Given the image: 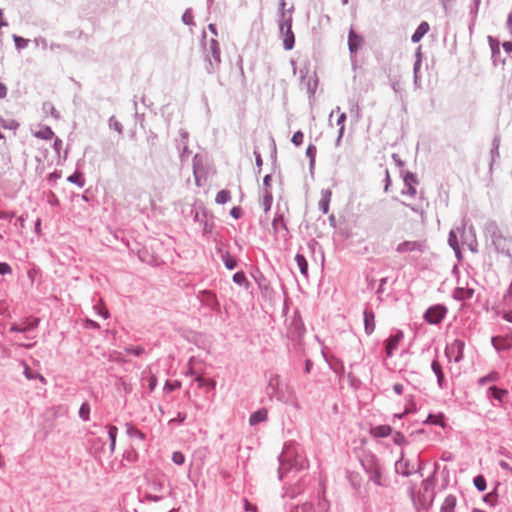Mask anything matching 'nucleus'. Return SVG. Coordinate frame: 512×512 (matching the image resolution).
<instances>
[{"label":"nucleus","instance_id":"nucleus-27","mask_svg":"<svg viewBox=\"0 0 512 512\" xmlns=\"http://www.w3.org/2000/svg\"><path fill=\"white\" fill-rule=\"evenodd\" d=\"M304 135L301 131H297L292 136V143L296 146H300L303 143Z\"/></svg>","mask_w":512,"mask_h":512},{"label":"nucleus","instance_id":"nucleus-50","mask_svg":"<svg viewBox=\"0 0 512 512\" xmlns=\"http://www.w3.org/2000/svg\"><path fill=\"white\" fill-rule=\"evenodd\" d=\"M61 143H62V142H61V140H60V139H58V138H56V139H55V141H54V147H55V149H56L57 151L60 149V147H61Z\"/></svg>","mask_w":512,"mask_h":512},{"label":"nucleus","instance_id":"nucleus-53","mask_svg":"<svg viewBox=\"0 0 512 512\" xmlns=\"http://www.w3.org/2000/svg\"><path fill=\"white\" fill-rule=\"evenodd\" d=\"M436 375H437L438 383L441 385L442 380L444 378V374H443V372H440V373H438Z\"/></svg>","mask_w":512,"mask_h":512},{"label":"nucleus","instance_id":"nucleus-6","mask_svg":"<svg viewBox=\"0 0 512 512\" xmlns=\"http://www.w3.org/2000/svg\"><path fill=\"white\" fill-rule=\"evenodd\" d=\"M403 339V333L401 331L397 332L395 335L391 336L386 341V354L387 356H392L393 352L398 349L399 343Z\"/></svg>","mask_w":512,"mask_h":512},{"label":"nucleus","instance_id":"nucleus-60","mask_svg":"<svg viewBox=\"0 0 512 512\" xmlns=\"http://www.w3.org/2000/svg\"><path fill=\"white\" fill-rule=\"evenodd\" d=\"M473 512H485V511H482L480 509H474Z\"/></svg>","mask_w":512,"mask_h":512},{"label":"nucleus","instance_id":"nucleus-49","mask_svg":"<svg viewBox=\"0 0 512 512\" xmlns=\"http://www.w3.org/2000/svg\"><path fill=\"white\" fill-rule=\"evenodd\" d=\"M246 510H247V511H250V510H251V511H253V512H257L256 507H255V506H252V505H251L250 503H248L247 501H246Z\"/></svg>","mask_w":512,"mask_h":512},{"label":"nucleus","instance_id":"nucleus-12","mask_svg":"<svg viewBox=\"0 0 512 512\" xmlns=\"http://www.w3.org/2000/svg\"><path fill=\"white\" fill-rule=\"evenodd\" d=\"M267 410L261 409L254 412L249 419L251 425L258 424L259 422L265 421L267 419Z\"/></svg>","mask_w":512,"mask_h":512},{"label":"nucleus","instance_id":"nucleus-61","mask_svg":"<svg viewBox=\"0 0 512 512\" xmlns=\"http://www.w3.org/2000/svg\"><path fill=\"white\" fill-rule=\"evenodd\" d=\"M285 4H286V3H285V1H284V0H282V2H281V6H282V8H284Z\"/></svg>","mask_w":512,"mask_h":512},{"label":"nucleus","instance_id":"nucleus-20","mask_svg":"<svg viewBox=\"0 0 512 512\" xmlns=\"http://www.w3.org/2000/svg\"><path fill=\"white\" fill-rule=\"evenodd\" d=\"M345 120H346V114L344 112H342L337 119V125L339 126V135H338V139H337V144L340 142V140L343 136V133L345 130Z\"/></svg>","mask_w":512,"mask_h":512},{"label":"nucleus","instance_id":"nucleus-48","mask_svg":"<svg viewBox=\"0 0 512 512\" xmlns=\"http://www.w3.org/2000/svg\"><path fill=\"white\" fill-rule=\"evenodd\" d=\"M183 20L186 24H190L191 23V20H192V16L191 15H188L187 13L184 14L183 16Z\"/></svg>","mask_w":512,"mask_h":512},{"label":"nucleus","instance_id":"nucleus-56","mask_svg":"<svg viewBox=\"0 0 512 512\" xmlns=\"http://www.w3.org/2000/svg\"><path fill=\"white\" fill-rule=\"evenodd\" d=\"M40 225H41V220H40V219H38V220L36 221V224H35V229H36V231H37V232H39V231H40Z\"/></svg>","mask_w":512,"mask_h":512},{"label":"nucleus","instance_id":"nucleus-32","mask_svg":"<svg viewBox=\"0 0 512 512\" xmlns=\"http://www.w3.org/2000/svg\"><path fill=\"white\" fill-rule=\"evenodd\" d=\"M306 155L311 159V161H313L316 155V147L314 145H309L306 150Z\"/></svg>","mask_w":512,"mask_h":512},{"label":"nucleus","instance_id":"nucleus-40","mask_svg":"<svg viewBox=\"0 0 512 512\" xmlns=\"http://www.w3.org/2000/svg\"><path fill=\"white\" fill-rule=\"evenodd\" d=\"M499 465L502 469H505L507 470L508 472H510L512 474V467L505 461H500L499 462Z\"/></svg>","mask_w":512,"mask_h":512},{"label":"nucleus","instance_id":"nucleus-41","mask_svg":"<svg viewBox=\"0 0 512 512\" xmlns=\"http://www.w3.org/2000/svg\"><path fill=\"white\" fill-rule=\"evenodd\" d=\"M328 202H329V199L328 198H325L324 200H322L320 202V205L322 207V210L324 213H327L328 212Z\"/></svg>","mask_w":512,"mask_h":512},{"label":"nucleus","instance_id":"nucleus-21","mask_svg":"<svg viewBox=\"0 0 512 512\" xmlns=\"http://www.w3.org/2000/svg\"><path fill=\"white\" fill-rule=\"evenodd\" d=\"M117 432H118V429L116 426H113V425L108 426L109 438L111 440L110 450L112 452L115 449Z\"/></svg>","mask_w":512,"mask_h":512},{"label":"nucleus","instance_id":"nucleus-46","mask_svg":"<svg viewBox=\"0 0 512 512\" xmlns=\"http://www.w3.org/2000/svg\"><path fill=\"white\" fill-rule=\"evenodd\" d=\"M394 391L397 393V394H401L402 391H403V386L401 384H395L394 385Z\"/></svg>","mask_w":512,"mask_h":512},{"label":"nucleus","instance_id":"nucleus-14","mask_svg":"<svg viewBox=\"0 0 512 512\" xmlns=\"http://www.w3.org/2000/svg\"><path fill=\"white\" fill-rule=\"evenodd\" d=\"M38 324V320H34L33 322L27 324V325H18V324H14L11 326L10 330L11 331H15V332H25V331H28L30 329H34Z\"/></svg>","mask_w":512,"mask_h":512},{"label":"nucleus","instance_id":"nucleus-37","mask_svg":"<svg viewBox=\"0 0 512 512\" xmlns=\"http://www.w3.org/2000/svg\"><path fill=\"white\" fill-rule=\"evenodd\" d=\"M225 265L228 269H234L236 267V261L232 258H227L225 260Z\"/></svg>","mask_w":512,"mask_h":512},{"label":"nucleus","instance_id":"nucleus-62","mask_svg":"<svg viewBox=\"0 0 512 512\" xmlns=\"http://www.w3.org/2000/svg\"><path fill=\"white\" fill-rule=\"evenodd\" d=\"M268 178H269L268 176L265 177V179H264L265 183H268Z\"/></svg>","mask_w":512,"mask_h":512},{"label":"nucleus","instance_id":"nucleus-64","mask_svg":"<svg viewBox=\"0 0 512 512\" xmlns=\"http://www.w3.org/2000/svg\"><path fill=\"white\" fill-rule=\"evenodd\" d=\"M91 324L94 326V327H98V325L94 322H91Z\"/></svg>","mask_w":512,"mask_h":512},{"label":"nucleus","instance_id":"nucleus-22","mask_svg":"<svg viewBox=\"0 0 512 512\" xmlns=\"http://www.w3.org/2000/svg\"><path fill=\"white\" fill-rule=\"evenodd\" d=\"M90 414V407L87 403H83L79 409V416L84 420L87 421L89 419Z\"/></svg>","mask_w":512,"mask_h":512},{"label":"nucleus","instance_id":"nucleus-5","mask_svg":"<svg viewBox=\"0 0 512 512\" xmlns=\"http://www.w3.org/2000/svg\"><path fill=\"white\" fill-rule=\"evenodd\" d=\"M363 42V37L357 34L353 29H350L348 36V46L350 52H357V50L362 46Z\"/></svg>","mask_w":512,"mask_h":512},{"label":"nucleus","instance_id":"nucleus-33","mask_svg":"<svg viewBox=\"0 0 512 512\" xmlns=\"http://www.w3.org/2000/svg\"><path fill=\"white\" fill-rule=\"evenodd\" d=\"M11 272V267L7 263L0 262V275L10 274Z\"/></svg>","mask_w":512,"mask_h":512},{"label":"nucleus","instance_id":"nucleus-55","mask_svg":"<svg viewBox=\"0 0 512 512\" xmlns=\"http://www.w3.org/2000/svg\"><path fill=\"white\" fill-rule=\"evenodd\" d=\"M13 216H14V214H8V213L0 212V218H2V217H10V218H12Z\"/></svg>","mask_w":512,"mask_h":512},{"label":"nucleus","instance_id":"nucleus-31","mask_svg":"<svg viewBox=\"0 0 512 512\" xmlns=\"http://www.w3.org/2000/svg\"><path fill=\"white\" fill-rule=\"evenodd\" d=\"M233 280L238 284H242L243 282H245L246 277L243 272H237L234 274Z\"/></svg>","mask_w":512,"mask_h":512},{"label":"nucleus","instance_id":"nucleus-9","mask_svg":"<svg viewBox=\"0 0 512 512\" xmlns=\"http://www.w3.org/2000/svg\"><path fill=\"white\" fill-rule=\"evenodd\" d=\"M201 301L210 307H219L216 295L210 291H204L202 293Z\"/></svg>","mask_w":512,"mask_h":512},{"label":"nucleus","instance_id":"nucleus-43","mask_svg":"<svg viewBox=\"0 0 512 512\" xmlns=\"http://www.w3.org/2000/svg\"><path fill=\"white\" fill-rule=\"evenodd\" d=\"M129 353H133L134 355L138 356L143 352V349L141 347H138L136 349H127Z\"/></svg>","mask_w":512,"mask_h":512},{"label":"nucleus","instance_id":"nucleus-3","mask_svg":"<svg viewBox=\"0 0 512 512\" xmlns=\"http://www.w3.org/2000/svg\"><path fill=\"white\" fill-rule=\"evenodd\" d=\"M446 308L440 305L429 308L425 313V320L430 324H438L444 318Z\"/></svg>","mask_w":512,"mask_h":512},{"label":"nucleus","instance_id":"nucleus-13","mask_svg":"<svg viewBox=\"0 0 512 512\" xmlns=\"http://www.w3.org/2000/svg\"><path fill=\"white\" fill-rule=\"evenodd\" d=\"M391 433L389 425H380L372 429V434L377 437H385Z\"/></svg>","mask_w":512,"mask_h":512},{"label":"nucleus","instance_id":"nucleus-63","mask_svg":"<svg viewBox=\"0 0 512 512\" xmlns=\"http://www.w3.org/2000/svg\"><path fill=\"white\" fill-rule=\"evenodd\" d=\"M490 380H495L496 379V376H490L489 378Z\"/></svg>","mask_w":512,"mask_h":512},{"label":"nucleus","instance_id":"nucleus-29","mask_svg":"<svg viewBox=\"0 0 512 512\" xmlns=\"http://www.w3.org/2000/svg\"><path fill=\"white\" fill-rule=\"evenodd\" d=\"M68 181L75 183L79 186H83V181L80 173H74L73 175L69 176Z\"/></svg>","mask_w":512,"mask_h":512},{"label":"nucleus","instance_id":"nucleus-23","mask_svg":"<svg viewBox=\"0 0 512 512\" xmlns=\"http://www.w3.org/2000/svg\"><path fill=\"white\" fill-rule=\"evenodd\" d=\"M474 484L479 491H484L486 489V480L482 475H478L474 478Z\"/></svg>","mask_w":512,"mask_h":512},{"label":"nucleus","instance_id":"nucleus-42","mask_svg":"<svg viewBox=\"0 0 512 512\" xmlns=\"http://www.w3.org/2000/svg\"><path fill=\"white\" fill-rule=\"evenodd\" d=\"M7 94V88L4 84L0 83V99L4 98Z\"/></svg>","mask_w":512,"mask_h":512},{"label":"nucleus","instance_id":"nucleus-8","mask_svg":"<svg viewBox=\"0 0 512 512\" xmlns=\"http://www.w3.org/2000/svg\"><path fill=\"white\" fill-rule=\"evenodd\" d=\"M429 29V24L427 22H422L416 29L415 33L412 35V41L414 43L419 42L424 37V35L428 33Z\"/></svg>","mask_w":512,"mask_h":512},{"label":"nucleus","instance_id":"nucleus-25","mask_svg":"<svg viewBox=\"0 0 512 512\" xmlns=\"http://www.w3.org/2000/svg\"><path fill=\"white\" fill-rule=\"evenodd\" d=\"M426 422L430 423V424L441 425V426L444 425L443 416L442 415H429L427 420H426Z\"/></svg>","mask_w":512,"mask_h":512},{"label":"nucleus","instance_id":"nucleus-4","mask_svg":"<svg viewBox=\"0 0 512 512\" xmlns=\"http://www.w3.org/2000/svg\"><path fill=\"white\" fill-rule=\"evenodd\" d=\"M424 248L423 242L420 241H404L397 246V252L405 253V252H413V251H422Z\"/></svg>","mask_w":512,"mask_h":512},{"label":"nucleus","instance_id":"nucleus-57","mask_svg":"<svg viewBox=\"0 0 512 512\" xmlns=\"http://www.w3.org/2000/svg\"><path fill=\"white\" fill-rule=\"evenodd\" d=\"M18 222H19V224H20V226H21V227H23V226H24V218H23L22 216H20V217L18 218Z\"/></svg>","mask_w":512,"mask_h":512},{"label":"nucleus","instance_id":"nucleus-19","mask_svg":"<svg viewBox=\"0 0 512 512\" xmlns=\"http://www.w3.org/2000/svg\"><path fill=\"white\" fill-rule=\"evenodd\" d=\"M489 391L492 396L499 401H503L504 397L508 394L507 390L497 388L496 386H491Z\"/></svg>","mask_w":512,"mask_h":512},{"label":"nucleus","instance_id":"nucleus-34","mask_svg":"<svg viewBox=\"0 0 512 512\" xmlns=\"http://www.w3.org/2000/svg\"><path fill=\"white\" fill-rule=\"evenodd\" d=\"M24 374H25V377L29 380L34 379L35 375H36L33 373V371L30 369V367L25 363H24Z\"/></svg>","mask_w":512,"mask_h":512},{"label":"nucleus","instance_id":"nucleus-10","mask_svg":"<svg viewBox=\"0 0 512 512\" xmlns=\"http://www.w3.org/2000/svg\"><path fill=\"white\" fill-rule=\"evenodd\" d=\"M492 342L494 347L498 350L507 349L512 346V338L495 337Z\"/></svg>","mask_w":512,"mask_h":512},{"label":"nucleus","instance_id":"nucleus-18","mask_svg":"<svg viewBox=\"0 0 512 512\" xmlns=\"http://www.w3.org/2000/svg\"><path fill=\"white\" fill-rule=\"evenodd\" d=\"M273 201L272 194L266 190L262 196L261 205L264 209V211H268L271 208Z\"/></svg>","mask_w":512,"mask_h":512},{"label":"nucleus","instance_id":"nucleus-1","mask_svg":"<svg viewBox=\"0 0 512 512\" xmlns=\"http://www.w3.org/2000/svg\"><path fill=\"white\" fill-rule=\"evenodd\" d=\"M283 21L280 24V31L283 35V45L286 50H291L294 46L295 38L292 32V16L282 12Z\"/></svg>","mask_w":512,"mask_h":512},{"label":"nucleus","instance_id":"nucleus-58","mask_svg":"<svg viewBox=\"0 0 512 512\" xmlns=\"http://www.w3.org/2000/svg\"><path fill=\"white\" fill-rule=\"evenodd\" d=\"M508 85L510 86L509 92L512 94V79H509Z\"/></svg>","mask_w":512,"mask_h":512},{"label":"nucleus","instance_id":"nucleus-26","mask_svg":"<svg viewBox=\"0 0 512 512\" xmlns=\"http://www.w3.org/2000/svg\"><path fill=\"white\" fill-rule=\"evenodd\" d=\"M127 433L129 436L131 437H137L139 438L140 440H144L145 439V435L143 432H141L140 430H138L137 428L135 427H129L127 429Z\"/></svg>","mask_w":512,"mask_h":512},{"label":"nucleus","instance_id":"nucleus-59","mask_svg":"<svg viewBox=\"0 0 512 512\" xmlns=\"http://www.w3.org/2000/svg\"><path fill=\"white\" fill-rule=\"evenodd\" d=\"M277 221H278L277 219H274V221H273V227H274L275 229H276Z\"/></svg>","mask_w":512,"mask_h":512},{"label":"nucleus","instance_id":"nucleus-28","mask_svg":"<svg viewBox=\"0 0 512 512\" xmlns=\"http://www.w3.org/2000/svg\"><path fill=\"white\" fill-rule=\"evenodd\" d=\"M370 479L376 484L381 485V473L378 469H374L371 472Z\"/></svg>","mask_w":512,"mask_h":512},{"label":"nucleus","instance_id":"nucleus-35","mask_svg":"<svg viewBox=\"0 0 512 512\" xmlns=\"http://www.w3.org/2000/svg\"><path fill=\"white\" fill-rule=\"evenodd\" d=\"M230 214L233 218L238 219L242 216V209L240 207H233Z\"/></svg>","mask_w":512,"mask_h":512},{"label":"nucleus","instance_id":"nucleus-38","mask_svg":"<svg viewBox=\"0 0 512 512\" xmlns=\"http://www.w3.org/2000/svg\"><path fill=\"white\" fill-rule=\"evenodd\" d=\"M432 370L435 372V374H438V373L442 372L441 365L439 364L438 361H433L432 362Z\"/></svg>","mask_w":512,"mask_h":512},{"label":"nucleus","instance_id":"nucleus-16","mask_svg":"<svg viewBox=\"0 0 512 512\" xmlns=\"http://www.w3.org/2000/svg\"><path fill=\"white\" fill-rule=\"evenodd\" d=\"M295 260L297 262V265L303 275H307L308 272V263L305 259V257L301 254H297L295 257Z\"/></svg>","mask_w":512,"mask_h":512},{"label":"nucleus","instance_id":"nucleus-39","mask_svg":"<svg viewBox=\"0 0 512 512\" xmlns=\"http://www.w3.org/2000/svg\"><path fill=\"white\" fill-rule=\"evenodd\" d=\"M156 385H157V378L155 376H151L149 378V389L151 391L154 390Z\"/></svg>","mask_w":512,"mask_h":512},{"label":"nucleus","instance_id":"nucleus-24","mask_svg":"<svg viewBox=\"0 0 512 512\" xmlns=\"http://www.w3.org/2000/svg\"><path fill=\"white\" fill-rule=\"evenodd\" d=\"M196 380L199 383L200 387H209V388H214L215 387V381L214 380L206 379V378H203V377H198Z\"/></svg>","mask_w":512,"mask_h":512},{"label":"nucleus","instance_id":"nucleus-15","mask_svg":"<svg viewBox=\"0 0 512 512\" xmlns=\"http://www.w3.org/2000/svg\"><path fill=\"white\" fill-rule=\"evenodd\" d=\"M231 200V194L228 190H221L217 193L215 201L217 204H225Z\"/></svg>","mask_w":512,"mask_h":512},{"label":"nucleus","instance_id":"nucleus-51","mask_svg":"<svg viewBox=\"0 0 512 512\" xmlns=\"http://www.w3.org/2000/svg\"><path fill=\"white\" fill-rule=\"evenodd\" d=\"M213 54H214V58L217 61H220V53H219L218 49L214 48Z\"/></svg>","mask_w":512,"mask_h":512},{"label":"nucleus","instance_id":"nucleus-2","mask_svg":"<svg viewBox=\"0 0 512 512\" xmlns=\"http://www.w3.org/2000/svg\"><path fill=\"white\" fill-rule=\"evenodd\" d=\"M464 342L456 339L449 345H447L445 349V354L449 360H454L455 362H459L463 357L464 351Z\"/></svg>","mask_w":512,"mask_h":512},{"label":"nucleus","instance_id":"nucleus-44","mask_svg":"<svg viewBox=\"0 0 512 512\" xmlns=\"http://www.w3.org/2000/svg\"><path fill=\"white\" fill-rule=\"evenodd\" d=\"M503 48L508 53L512 52V42H504Z\"/></svg>","mask_w":512,"mask_h":512},{"label":"nucleus","instance_id":"nucleus-45","mask_svg":"<svg viewBox=\"0 0 512 512\" xmlns=\"http://www.w3.org/2000/svg\"><path fill=\"white\" fill-rule=\"evenodd\" d=\"M403 441H404L403 435H401L400 433H397L395 435V442L398 444H401Z\"/></svg>","mask_w":512,"mask_h":512},{"label":"nucleus","instance_id":"nucleus-17","mask_svg":"<svg viewBox=\"0 0 512 512\" xmlns=\"http://www.w3.org/2000/svg\"><path fill=\"white\" fill-rule=\"evenodd\" d=\"M54 133L50 127H43L35 132V136L41 139L49 140L53 137Z\"/></svg>","mask_w":512,"mask_h":512},{"label":"nucleus","instance_id":"nucleus-52","mask_svg":"<svg viewBox=\"0 0 512 512\" xmlns=\"http://www.w3.org/2000/svg\"><path fill=\"white\" fill-rule=\"evenodd\" d=\"M100 314H101L104 318H108V316H109V313H108V310H107V309H101V310H100Z\"/></svg>","mask_w":512,"mask_h":512},{"label":"nucleus","instance_id":"nucleus-7","mask_svg":"<svg viewBox=\"0 0 512 512\" xmlns=\"http://www.w3.org/2000/svg\"><path fill=\"white\" fill-rule=\"evenodd\" d=\"M364 326L368 335L372 334L376 328L375 315L372 311H364Z\"/></svg>","mask_w":512,"mask_h":512},{"label":"nucleus","instance_id":"nucleus-30","mask_svg":"<svg viewBox=\"0 0 512 512\" xmlns=\"http://www.w3.org/2000/svg\"><path fill=\"white\" fill-rule=\"evenodd\" d=\"M172 460L175 464L181 465L185 461V457L181 452H174L172 455Z\"/></svg>","mask_w":512,"mask_h":512},{"label":"nucleus","instance_id":"nucleus-36","mask_svg":"<svg viewBox=\"0 0 512 512\" xmlns=\"http://www.w3.org/2000/svg\"><path fill=\"white\" fill-rule=\"evenodd\" d=\"M180 387V383H175V384H172V383H169V382H166L165 386H164V390L166 392H171L173 391L175 388H178Z\"/></svg>","mask_w":512,"mask_h":512},{"label":"nucleus","instance_id":"nucleus-11","mask_svg":"<svg viewBox=\"0 0 512 512\" xmlns=\"http://www.w3.org/2000/svg\"><path fill=\"white\" fill-rule=\"evenodd\" d=\"M456 507V498L452 495L447 496L441 506V512H454Z\"/></svg>","mask_w":512,"mask_h":512},{"label":"nucleus","instance_id":"nucleus-54","mask_svg":"<svg viewBox=\"0 0 512 512\" xmlns=\"http://www.w3.org/2000/svg\"><path fill=\"white\" fill-rule=\"evenodd\" d=\"M35 378L39 379L42 383H46V379L39 373L35 375Z\"/></svg>","mask_w":512,"mask_h":512},{"label":"nucleus","instance_id":"nucleus-47","mask_svg":"<svg viewBox=\"0 0 512 512\" xmlns=\"http://www.w3.org/2000/svg\"><path fill=\"white\" fill-rule=\"evenodd\" d=\"M504 319L509 321V322H512V310L511 311H508L506 312L504 315H503Z\"/></svg>","mask_w":512,"mask_h":512}]
</instances>
